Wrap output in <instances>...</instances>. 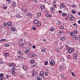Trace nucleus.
Wrapping results in <instances>:
<instances>
[{"label": "nucleus", "mask_w": 80, "mask_h": 80, "mask_svg": "<svg viewBox=\"0 0 80 80\" xmlns=\"http://www.w3.org/2000/svg\"><path fill=\"white\" fill-rule=\"evenodd\" d=\"M4 45L5 46L7 47L9 46V44H8V43H6L4 44Z\"/></svg>", "instance_id": "33"}, {"label": "nucleus", "mask_w": 80, "mask_h": 80, "mask_svg": "<svg viewBox=\"0 0 80 80\" xmlns=\"http://www.w3.org/2000/svg\"><path fill=\"white\" fill-rule=\"evenodd\" d=\"M15 68H12L11 69V70H12V71H15Z\"/></svg>", "instance_id": "42"}, {"label": "nucleus", "mask_w": 80, "mask_h": 80, "mask_svg": "<svg viewBox=\"0 0 80 80\" xmlns=\"http://www.w3.org/2000/svg\"><path fill=\"white\" fill-rule=\"evenodd\" d=\"M6 77L7 78H8L9 77V76L8 75H6Z\"/></svg>", "instance_id": "60"}, {"label": "nucleus", "mask_w": 80, "mask_h": 80, "mask_svg": "<svg viewBox=\"0 0 80 80\" xmlns=\"http://www.w3.org/2000/svg\"><path fill=\"white\" fill-rule=\"evenodd\" d=\"M78 33V32H77V30H75L74 31V34H77Z\"/></svg>", "instance_id": "32"}, {"label": "nucleus", "mask_w": 80, "mask_h": 80, "mask_svg": "<svg viewBox=\"0 0 80 80\" xmlns=\"http://www.w3.org/2000/svg\"><path fill=\"white\" fill-rule=\"evenodd\" d=\"M23 57L21 56L20 59L22 60H23Z\"/></svg>", "instance_id": "57"}, {"label": "nucleus", "mask_w": 80, "mask_h": 80, "mask_svg": "<svg viewBox=\"0 0 80 80\" xmlns=\"http://www.w3.org/2000/svg\"><path fill=\"white\" fill-rule=\"evenodd\" d=\"M38 21L37 19H34L33 20V23H35V24H37V23H38Z\"/></svg>", "instance_id": "11"}, {"label": "nucleus", "mask_w": 80, "mask_h": 80, "mask_svg": "<svg viewBox=\"0 0 80 80\" xmlns=\"http://www.w3.org/2000/svg\"><path fill=\"white\" fill-rule=\"evenodd\" d=\"M17 58H18V59H20L21 58V56H17Z\"/></svg>", "instance_id": "52"}, {"label": "nucleus", "mask_w": 80, "mask_h": 80, "mask_svg": "<svg viewBox=\"0 0 80 80\" xmlns=\"http://www.w3.org/2000/svg\"><path fill=\"white\" fill-rule=\"evenodd\" d=\"M72 7H73V8H75L76 7V5H74L72 6Z\"/></svg>", "instance_id": "59"}, {"label": "nucleus", "mask_w": 80, "mask_h": 80, "mask_svg": "<svg viewBox=\"0 0 80 80\" xmlns=\"http://www.w3.org/2000/svg\"><path fill=\"white\" fill-rule=\"evenodd\" d=\"M37 15L38 16V17H40L41 15V12H38V13L37 14Z\"/></svg>", "instance_id": "28"}, {"label": "nucleus", "mask_w": 80, "mask_h": 80, "mask_svg": "<svg viewBox=\"0 0 80 80\" xmlns=\"http://www.w3.org/2000/svg\"><path fill=\"white\" fill-rule=\"evenodd\" d=\"M72 76H73L74 77H75V73L73 72H72Z\"/></svg>", "instance_id": "44"}, {"label": "nucleus", "mask_w": 80, "mask_h": 80, "mask_svg": "<svg viewBox=\"0 0 80 80\" xmlns=\"http://www.w3.org/2000/svg\"><path fill=\"white\" fill-rule=\"evenodd\" d=\"M30 55L31 56V57H35V56H36V55H35V54L34 53H31L30 54Z\"/></svg>", "instance_id": "16"}, {"label": "nucleus", "mask_w": 80, "mask_h": 80, "mask_svg": "<svg viewBox=\"0 0 80 80\" xmlns=\"http://www.w3.org/2000/svg\"><path fill=\"white\" fill-rule=\"evenodd\" d=\"M75 20V17H71L70 18V20L71 21H72V20Z\"/></svg>", "instance_id": "15"}, {"label": "nucleus", "mask_w": 80, "mask_h": 80, "mask_svg": "<svg viewBox=\"0 0 80 80\" xmlns=\"http://www.w3.org/2000/svg\"><path fill=\"white\" fill-rule=\"evenodd\" d=\"M63 28H64V27L62 25L61 26H60V29H63Z\"/></svg>", "instance_id": "38"}, {"label": "nucleus", "mask_w": 80, "mask_h": 80, "mask_svg": "<svg viewBox=\"0 0 80 80\" xmlns=\"http://www.w3.org/2000/svg\"><path fill=\"white\" fill-rule=\"evenodd\" d=\"M35 74L34 73H32V77H34V75Z\"/></svg>", "instance_id": "53"}, {"label": "nucleus", "mask_w": 80, "mask_h": 80, "mask_svg": "<svg viewBox=\"0 0 80 80\" xmlns=\"http://www.w3.org/2000/svg\"><path fill=\"white\" fill-rule=\"evenodd\" d=\"M52 11H53V12H55V9L54 8H53Z\"/></svg>", "instance_id": "62"}, {"label": "nucleus", "mask_w": 80, "mask_h": 80, "mask_svg": "<svg viewBox=\"0 0 80 80\" xmlns=\"http://www.w3.org/2000/svg\"><path fill=\"white\" fill-rule=\"evenodd\" d=\"M15 30H16V29H15V28L14 27H13L11 28V30L12 32H14V31H15Z\"/></svg>", "instance_id": "20"}, {"label": "nucleus", "mask_w": 80, "mask_h": 80, "mask_svg": "<svg viewBox=\"0 0 80 80\" xmlns=\"http://www.w3.org/2000/svg\"><path fill=\"white\" fill-rule=\"evenodd\" d=\"M46 17H49V14L48 13H47L46 14Z\"/></svg>", "instance_id": "39"}, {"label": "nucleus", "mask_w": 80, "mask_h": 80, "mask_svg": "<svg viewBox=\"0 0 80 80\" xmlns=\"http://www.w3.org/2000/svg\"><path fill=\"white\" fill-rule=\"evenodd\" d=\"M68 58H71V56H70V55H68Z\"/></svg>", "instance_id": "50"}, {"label": "nucleus", "mask_w": 80, "mask_h": 80, "mask_svg": "<svg viewBox=\"0 0 80 80\" xmlns=\"http://www.w3.org/2000/svg\"><path fill=\"white\" fill-rule=\"evenodd\" d=\"M34 2H35V3H37V0H34Z\"/></svg>", "instance_id": "56"}, {"label": "nucleus", "mask_w": 80, "mask_h": 80, "mask_svg": "<svg viewBox=\"0 0 80 80\" xmlns=\"http://www.w3.org/2000/svg\"><path fill=\"white\" fill-rule=\"evenodd\" d=\"M28 17H30V18H32V14L29 13L28 14Z\"/></svg>", "instance_id": "23"}, {"label": "nucleus", "mask_w": 80, "mask_h": 80, "mask_svg": "<svg viewBox=\"0 0 80 80\" xmlns=\"http://www.w3.org/2000/svg\"><path fill=\"white\" fill-rule=\"evenodd\" d=\"M7 8V6H4L3 7V9H6V8Z\"/></svg>", "instance_id": "54"}, {"label": "nucleus", "mask_w": 80, "mask_h": 80, "mask_svg": "<svg viewBox=\"0 0 80 80\" xmlns=\"http://www.w3.org/2000/svg\"><path fill=\"white\" fill-rule=\"evenodd\" d=\"M28 11V9H27L22 10V11H23L24 13H25V12H27Z\"/></svg>", "instance_id": "21"}, {"label": "nucleus", "mask_w": 80, "mask_h": 80, "mask_svg": "<svg viewBox=\"0 0 80 80\" xmlns=\"http://www.w3.org/2000/svg\"><path fill=\"white\" fill-rule=\"evenodd\" d=\"M16 17L18 18H22V17L19 14L17 15Z\"/></svg>", "instance_id": "14"}, {"label": "nucleus", "mask_w": 80, "mask_h": 80, "mask_svg": "<svg viewBox=\"0 0 80 80\" xmlns=\"http://www.w3.org/2000/svg\"><path fill=\"white\" fill-rule=\"evenodd\" d=\"M66 15H67V13L65 12H63L62 14V16H63V17H65V16H66Z\"/></svg>", "instance_id": "26"}, {"label": "nucleus", "mask_w": 80, "mask_h": 80, "mask_svg": "<svg viewBox=\"0 0 80 80\" xmlns=\"http://www.w3.org/2000/svg\"><path fill=\"white\" fill-rule=\"evenodd\" d=\"M32 48L34 49H35V48H36V46H35V45H33L32 46Z\"/></svg>", "instance_id": "51"}, {"label": "nucleus", "mask_w": 80, "mask_h": 80, "mask_svg": "<svg viewBox=\"0 0 80 80\" xmlns=\"http://www.w3.org/2000/svg\"><path fill=\"white\" fill-rule=\"evenodd\" d=\"M50 65L51 66H53V65H55V61L53 60H52L50 61Z\"/></svg>", "instance_id": "3"}, {"label": "nucleus", "mask_w": 80, "mask_h": 80, "mask_svg": "<svg viewBox=\"0 0 80 80\" xmlns=\"http://www.w3.org/2000/svg\"><path fill=\"white\" fill-rule=\"evenodd\" d=\"M78 38L79 40H80V35H79V37H78Z\"/></svg>", "instance_id": "64"}, {"label": "nucleus", "mask_w": 80, "mask_h": 80, "mask_svg": "<svg viewBox=\"0 0 80 80\" xmlns=\"http://www.w3.org/2000/svg\"><path fill=\"white\" fill-rule=\"evenodd\" d=\"M12 75H14V74H15V71H12Z\"/></svg>", "instance_id": "45"}, {"label": "nucleus", "mask_w": 80, "mask_h": 80, "mask_svg": "<svg viewBox=\"0 0 80 80\" xmlns=\"http://www.w3.org/2000/svg\"><path fill=\"white\" fill-rule=\"evenodd\" d=\"M73 51H74V49L72 48H71L69 51H68V53H72Z\"/></svg>", "instance_id": "5"}, {"label": "nucleus", "mask_w": 80, "mask_h": 80, "mask_svg": "<svg viewBox=\"0 0 80 80\" xmlns=\"http://www.w3.org/2000/svg\"><path fill=\"white\" fill-rule=\"evenodd\" d=\"M3 63V60L2 59L0 60V64H2V63Z\"/></svg>", "instance_id": "27"}, {"label": "nucleus", "mask_w": 80, "mask_h": 80, "mask_svg": "<svg viewBox=\"0 0 80 80\" xmlns=\"http://www.w3.org/2000/svg\"><path fill=\"white\" fill-rule=\"evenodd\" d=\"M77 57V54L74 53L73 54V58H74V57Z\"/></svg>", "instance_id": "25"}, {"label": "nucleus", "mask_w": 80, "mask_h": 80, "mask_svg": "<svg viewBox=\"0 0 80 80\" xmlns=\"http://www.w3.org/2000/svg\"><path fill=\"white\" fill-rule=\"evenodd\" d=\"M56 2H57V1H56V0H54V1L53 2V4H55L56 3Z\"/></svg>", "instance_id": "48"}, {"label": "nucleus", "mask_w": 80, "mask_h": 80, "mask_svg": "<svg viewBox=\"0 0 80 80\" xmlns=\"http://www.w3.org/2000/svg\"><path fill=\"white\" fill-rule=\"evenodd\" d=\"M48 72H45V76H48Z\"/></svg>", "instance_id": "31"}, {"label": "nucleus", "mask_w": 80, "mask_h": 80, "mask_svg": "<svg viewBox=\"0 0 80 80\" xmlns=\"http://www.w3.org/2000/svg\"><path fill=\"white\" fill-rule=\"evenodd\" d=\"M30 49L29 48H27L26 49V51L25 52V53H28V52H29Z\"/></svg>", "instance_id": "12"}, {"label": "nucleus", "mask_w": 80, "mask_h": 80, "mask_svg": "<svg viewBox=\"0 0 80 80\" xmlns=\"http://www.w3.org/2000/svg\"><path fill=\"white\" fill-rule=\"evenodd\" d=\"M12 5L13 7H15L16 5V3H15V2H13L12 4Z\"/></svg>", "instance_id": "19"}, {"label": "nucleus", "mask_w": 80, "mask_h": 80, "mask_svg": "<svg viewBox=\"0 0 80 80\" xmlns=\"http://www.w3.org/2000/svg\"><path fill=\"white\" fill-rule=\"evenodd\" d=\"M61 61L62 62H65V60L63 58H62L61 59Z\"/></svg>", "instance_id": "30"}, {"label": "nucleus", "mask_w": 80, "mask_h": 80, "mask_svg": "<svg viewBox=\"0 0 80 80\" xmlns=\"http://www.w3.org/2000/svg\"><path fill=\"white\" fill-rule=\"evenodd\" d=\"M53 7L54 8H55V7H56V4H54V5L53 6Z\"/></svg>", "instance_id": "61"}, {"label": "nucleus", "mask_w": 80, "mask_h": 80, "mask_svg": "<svg viewBox=\"0 0 80 80\" xmlns=\"http://www.w3.org/2000/svg\"><path fill=\"white\" fill-rule=\"evenodd\" d=\"M7 41V39H3L0 40V42H5Z\"/></svg>", "instance_id": "24"}, {"label": "nucleus", "mask_w": 80, "mask_h": 80, "mask_svg": "<svg viewBox=\"0 0 80 80\" xmlns=\"http://www.w3.org/2000/svg\"><path fill=\"white\" fill-rule=\"evenodd\" d=\"M8 25V26H10L11 24H12V22H8L7 23Z\"/></svg>", "instance_id": "18"}, {"label": "nucleus", "mask_w": 80, "mask_h": 80, "mask_svg": "<svg viewBox=\"0 0 80 80\" xmlns=\"http://www.w3.org/2000/svg\"><path fill=\"white\" fill-rule=\"evenodd\" d=\"M53 7H51L50 8V10H53Z\"/></svg>", "instance_id": "63"}, {"label": "nucleus", "mask_w": 80, "mask_h": 80, "mask_svg": "<svg viewBox=\"0 0 80 80\" xmlns=\"http://www.w3.org/2000/svg\"><path fill=\"white\" fill-rule=\"evenodd\" d=\"M32 29L33 30H36V28L33 27Z\"/></svg>", "instance_id": "49"}, {"label": "nucleus", "mask_w": 80, "mask_h": 80, "mask_svg": "<svg viewBox=\"0 0 80 80\" xmlns=\"http://www.w3.org/2000/svg\"><path fill=\"white\" fill-rule=\"evenodd\" d=\"M5 56H6V57H8V56H9V53H6V54H5Z\"/></svg>", "instance_id": "29"}, {"label": "nucleus", "mask_w": 80, "mask_h": 80, "mask_svg": "<svg viewBox=\"0 0 80 80\" xmlns=\"http://www.w3.org/2000/svg\"><path fill=\"white\" fill-rule=\"evenodd\" d=\"M31 62L32 63H34V60H31Z\"/></svg>", "instance_id": "47"}, {"label": "nucleus", "mask_w": 80, "mask_h": 80, "mask_svg": "<svg viewBox=\"0 0 80 80\" xmlns=\"http://www.w3.org/2000/svg\"><path fill=\"white\" fill-rule=\"evenodd\" d=\"M60 40H62V41H63V40H66V38L64 37H63L61 38Z\"/></svg>", "instance_id": "13"}, {"label": "nucleus", "mask_w": 80, "mask_h": 80, "mask_svg": "<svg viewBox=\"0 0 80 80\" xmlns=\"http://www.w3.org/2000/svg\"><path fill=\"white\" fill-rule=\"evenodd\" d=\"M39 76L40 77L43 78L44 77V72L43 71H41L40 73L39 74Z\"/></svg>", "instance_id": "1"}, {"label": "nucleus", "mask_w": 80, "mask_h": 80, "mask_svg": "<svg viewBox=\"0 0 80 80\" xmlns=\"http://www.w3.org/2000/svg\"><path fill=\"white\" fill-rule=\"evenodd\" d=\"M18 54L19 55H23V53L20 51H18Z\"/></svg>", "instance_id": "9"}, {"label": "nucleus", "mask_w": 80, "mask_h": 80, "mask_svg": "<svg viewBox=\"0 0 80 80\" xmlns=\"http://www.w3.org/2000/svg\"><path fill=\"white\" fill-rule=\"evenodd\" d=\"M73 25H74V26H75V28H76V27H77V24L75 23H73Z\"/></svg>", "instance_id": "36"}, {"label": "nucleus", "mask_w": 80, "mask_h": 80, "mask_svg": "<svg viewBox=\"0 0 80 80\" xmlns=\"http://www.w3.org/2000/svg\"><path fill=\"white\" fill-rule=\"evenodd\" d=\"M71 48L70 47H68L67 48V50H68V51H69L70 50V49Z\"/></svg>", "instance_id": "46"}, {"label": "nucleus", "mask_w": 80, "mask_h": 80, "mask_svg": "<svg viewBox=\"0 0 80 80\" xmlns=\"http://www.w3.org/2000/svg\"><path fill=\"white\" fill-rule=\"evenodd\" d=\"M38 27H40V26H41V23H40V22H39L38 24Z\"/></svg>", "instance_id": "37"}, {"label": "nucleus", "mask_w": 80, "mask_h": 80, "mask_svg": "<svg viewBox=\"0 0 80 80\" xmlns=\"http://www.w3.org/2000/svg\"><path fill=\"white\" fill-rule=\"evenodd\" d=\"M22 68L23 70H25V71H27V67L25 66H23L22 67Z\"/></svg>", "instance_id": "10"}, {"label": "nucleus", "mask_w": 80, "mask_h": 80, "mask_svg": "<svg viewBox=\"0 0 80 80\" xmlns=\"http://www.w3.org/2000/svg\"><path fill=\"white\" fill-rule=\"evenodd\" d=\"M70 35H73V33L72 32L70 33Z\"/></svg>", "instance_id": "55"}, {"label": "nucleus", "mask_w": 80, "mask_h": 80, "mask_svg": "<svg viewBox=\"0 0 80 80\" xmlns=\"http://www.w3.org/2000/svg\"><path fill=\"white\" fill-rule=\"evenodd\" d=\"M8 66L10 67H15L16 65L14 64L11 63L9 64Z\"/></svg>", "instance_id": "4"}, {"label": "nucleus", "mask_w": 80, "mask_h": 80, "mask_svg": "<svg viewBox=\"0 0 80 80\" xmlns=\"http://www.w3.org/2000/svg\"><path fill=\"white\" fill-rule=\"evenodd\" d=\"M44 8H45V6L43 5H42L40 6V8L42 10H43Z\"/></svg>", "instance_id": "17"}, {"label": "nucleus", "mask_w": 80, "mask_h": 80, "mask_svg": "<svg viewBox=\"0 0 80 80\" xmlns=\"http://www.w3.org/2000/svg\"><path fill=\"white\" fill-rule=\"evenodd\" d=\"M57 23L58 25H59V24H60V21H58Z\"/></svg>", "instance_id": "40"}, {"label": "nucleus", "mask_w": 80, "mask_h": 80, "mask_svg": "<svg viewBox=\"0 0 80 80\" xmlns=\"http://www.w3.org/2000/svg\"><path fill=\"white\" fill-rule=\"evenodd\" d=\"M56 52H59V49H56Z\"/></svg>", "instance_id": "58"}, {"label": "nucleus", "mask_w": 80, "mask_h": 80, "mask_svg": "<svg viewBox=\"0 0 80 80\" xmlns=\"http://www.w3.org/2000/svg\"><path fill=\"white\" fill-rule=\"evenodd\" d=\"M47 50L46 49H42L41 50V52L42 53H45L46 52H47Z\"/></svg>", "instance_id": "6"}, {"label": "nucleus", "mask_w": 80, "mask_h": 80, "mask_svg": "<svg viewBox=\"0 0 80 80\" xmlns=\"http://www.w3.org/2000/svg\"><path fill=\"white\" fill-rule=\"evenodd\" d=\"M55 30V28H52L50 30L51 32H53V30Z\"/></svg>", "instance_id": "43"}, {"label": "nucleus", "mask_w": 80, "mask_h": 80, "mask_svg": "<svg viewBox=\"0 0 80 80\" xmlns=\"http://www.w3.org/2000/svg\"><path fill=\"white\" fill-rule=\"evenodd\" d=\"M44 64L45 65H47L48 64V61H45L44 62Z\"/></svg>", "instance_id": "35"}, {"label": "nucleus", "mask_w": 80, "mask_h": 80, "mask_svg": "<svg viewBox=\"0 0 80 80\" xmlns=\"http://www.w3.org/2000/svg\"><path fill=\"white\" fill-rule=\"evenodd\" d=\"M37 78L38 80H42V78H40V76H38L37 77Z\"/></svg>", "instance_id": "22"}, {"label": "nucleus", "mask_w": 80, "mask_h": 80, "mask_svg": "<svg viewBox=\"0 0 80 80\" xmlns=\"http://www.w3.org/2000/svg\"><path fill=\"white\" fill-rule=\"evenodd\" d=\"M72 13H73V14H75V11L74 10H72Z\"/></svg>", "instance_id": "34"}, {"label": "nucleus", "mask_w": 80, "mask_h": 80, "mask_svg": "<svg viewBox=\"0 0 80 80\" xmlns=\"http://www.w3.org/2000/svg\"><path fill=\"white\" fill-rule=\"evenodd\" d=\"M60 6L61 8H65L66 7V6H65V4L63 3H61L60 5Z\"/></svg>", "instance_id": "7"}, {"label": "nucleus", "mask_w": 80, "mask_h": 80, "mask_svg": "<svg viewBox=\"0 0 80 80\" xmlns=\"http://www.w3.org/2000/svg\"><path fill=\"white\" fill-rule=\"evenodd\" d=\"M3 74L1 73L0 74V80H3Z\"/></svg>", "instance_id": "8"}, {"label": "nucleus", "mask_w": 80, "mask_h": 80, "mask_svg": "<svg viewBox=\"0 0 80 80\" xmlns=\"http://www.w3.org/2000/svg\"><path fill=\"white\" fill-rule=\"evenodd\" d=\"M3 24L4 26H7V25H8L7 23L6 22H4Z\"/></svg>", "instance_id": "41"}, {"label": "nucleus", "mask_w": 80, "mask_h": 80, "mask_svg": "<svg viewBox=\"0 0 80 80\" xmlns=\"http://www.w3.org/2000/svg\"><path fill=\"white\" fill-rule=\"evenodd\" d=\"M73 39L74 40H78V36L76 35H74L72 36Z\"/></svg>", "instance_id": "2"}]
</instances>
